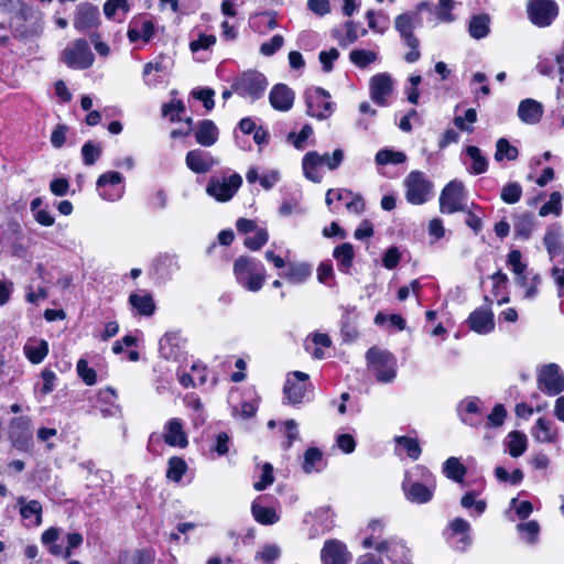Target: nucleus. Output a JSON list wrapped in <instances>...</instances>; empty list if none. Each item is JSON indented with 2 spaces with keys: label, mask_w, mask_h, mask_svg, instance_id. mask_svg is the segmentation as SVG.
Masks as SVG:
<instances>
[{
  "label": "nucleus",
  "mask_w": 564,
  "mask_h": 564,
  "mask_svg": "<svg viewBox=\"0 0 564 564\" xmlns=\"http://www.w3.org/2000/svg\"><path fill=\"white\" fill-rule=\"evenodd\" d=\"M435 487V477L427 468L421 465L406 471L402 481V490L406 500L417 505L431 501Z\"/></svg>",
  "instance_id": "1"
},
{
  "label": "nucleus",
  "mask_w": 564,
  "mask_h": 564,
  "mask_svg": "<svg viewBox=\"0 0 564 564\" xmlns=\"http://www.w3.org/2000/svg\"><path fill=\"white\" fill-rule=\"evenodd\" d=\"M234 274L237 282L250 292L260 291L265 281L263 264L249 257L241 256L235 260Z\"/></svg>",
  "instance_id": "2"
},
{
  "label": "nucleus",
  "mask_w": 564,
  "mask_h": 564,
  "mask_svg": "<svg viewBox=\"0 0 564 564\" xmlns=\"http://www.w3.org/2000/svg\"><path fill=\"white\" fill-rule=\"evenodd\" d=\"M422 19L417 17V13H401L394 19V28L399 33L404 44L410 48V52L405 54L404 59L408 63H414L421 57L419 50L420 41L414 35V29L421 25Z\"/></svg>",
  "instance_id": "3"
},
{
  "label": "nucleus",
  "mask_w": 564,
  "mask_h": 564,
  "mask_svg": "<svg viewBox=\"0 0 564 564\" xmlns=\"http://www.w3.org/2000/svg\"><path fill=\"white\" fill-rule=\"evenodd\" d=\"M366 358L379 382L389 383L395 379L397 359L391 352L372 347L367 351Z\"/></svg>",
  "instance_id": "4"
},
{
  "label": "nucleus",
  "mask_w": 564,
  "mask_h": 564,
  "mask_svg": "<svg viewBox=\"0 0 564 564\" xmlns=\"http://www.w3.org/2000/svg\"><path fill=\"white\" fill-rule=\"evenodd\" d=\"M405 199L412 205H422L429 200L433 183L421 171H412L404 178Z\"/></svg>",
  "instance_id": "5"
},
{
  "label": "nucleus",
  "mask_w": 564,
  "mask_h": 564,
  "mask_svg": "<svg viewBox=\"0 0 564 564\" xmlns=\"http://www.w3.org/2000/svg\"><path fill=\"white\" fill-rule=\"evenodd\" d=\"M467 204V193L465 186L459 181H451L441 192L440 212L442 214H454L465 212Z\"/></svg>",
  "instance_id": "6"
},
{
  "label": "nucleus",
  "mask_w": 564,
  "mask_h": 564,
  "mask_svg": "<svg viewBox=\"0 0 564 564\" xmlns=\"http://www.w3.org/2000/svg\"><path fill=\"white\" fill-rule=\"evenodd\" d=\"M306 113L318 120L328 119L334 112L330 95L321 87L308 88L304 93Z\"/></svg>",
  "instance_id": "7"
},
{
  "label": "nucleus",
  "mask_w": 564,
  "mask_h": 564,
  "mask_svg": "<svg viewBox=\"0 0 564 564\" xmlns=\"http://www.w3.org/2000/svg\"><path fill=\"white\" fill-rule=\"evenodd\" d=\"M242 185L238 173L229 176H212L206 186V193L220 203L230 200Z\"/></svg>",
  "instance_id": "8"
},
{
  "label": "nucleus",
  "mask_w": 564,
  "mask_h": 564,
  "mask_svg": "<svg viewBox=\"0 0 564 564\" xmlns=\"http://www.w3.org/2000/svg\"><path fill=\"white\" fill-rule=\"evenodd\" d=\"M267 86L268 80L263 74L250 70L236 78L231 88L234 93L253 101L263 95Z\"/></svg>",
  "instance_id": "9"
},
{
  "label": "nucleus",
  "mask_w": 564,
  "mask_h": 564,
  "mask_svg": "<svg viewBox=\"0 0 564 564\" xmlns=\"http://www.w3.org/2000/svg\"><path fill=\"white\" fill-rule=\"evenodd\" d=\"M62 55L66 65L75 69L90 67L95 58L88 42L84 39H78L69 43Z\"/></svg>",
  "instance_id": "10"
},
{
  "label": "nucleus",
  "mask_w": 564,
  "mask_h": 564,
  "mask_svg": "<svg viewBox=\"0 0 564 564\" xmlns=\"http://www.w3.org/2000/svg\"><path fill=\"white\" fill-rule=\"evenodd\" d=\"M527 13L531 23L539 28H546L558 15V7L554 0H529Z\"/></svg>",
  "instance_id": "11"
},
{
  "label": "nucleus",
  "mask_w": 564,
  "mask_h": 564,
  "mask_svg": "<svg viewBox=\"0 0 564 564\" xmlns=\"http://www.w3.org/2000/svg\"><path fill=\"white\" fill-rule=\"evenodd\" d=\"M375 550L387 555L392 564H413L411 551L401 539L390 538L376 543Z\"/></svg>",
  "instance_id": "12"
},
{
  "label": "nucleus",
  "mask_w": 564,
  "mask_h": 564,
  "mask_svg": "<svg viewBox=\"0 0 564 564\" xmlns=\"http://www.w3.org/2000/svg\"><path fill=\"white\" fill-rule=\"evenodd\" d=\"M539 389L550 395H556L564 390V376L556 364L544 366L538 377Z\"/></svg>",
  "instance_id": "13"
},
{
  "label": "nucleus",
  "mask_w": 564,
  "mask_h": 564,
  "mask_svg": "<svg viewBox=\"0 0 564 564\" xmlns=\"http://www.w3.org/2000/svg\"><path fill=\"white\" fill-rule=\"evenodd\" d=\"M308 378V375L302 371H294L288 377L283 392L290 404L295 405L303 402Z\"/></svg>",
  "instance_id": "14"
},
{
  "label": "nucleus",
  "mask_w": 564,
  "mask_h": 564,
  "mask_svg": "<svg viewBox=\"0 0 564 564\" xmlns=\"http://www.w3.org/2000/svg\"><path fill=\"white\" fill-rule=\"evenodd\" d=\"M322 564H348L351 555L339 540H327L321 551Z\"/></svg>",
  "instance_id": "15"
},
{
  "label": "nucleus",
  "mask_w": 564,
  "mask_h": 564,
  "mask_svg": "<svg viewBox=\"0 0 564 564\" xmlns=\"http://www.w3.org/2000/svg\"><path fill=\"white\" fill-rule=\"evenodd\" d=\"M468 327L477 334H489L495 329V316L489 305L473 311L467 318Z\"/></svg>",
  "instance_id": "16"
},
{
  "label": "nucleus",
  "mask_w": 564,
  "mask_h": 564,
  "mask_svg": "<svg viewBox=\"0 0 564 564\" xmlns=\"http://www.w3.org/2000/svg\"><path fill=\"white\" fill-rule=\"evenodd\" d=\"M162 438L172 447L185 448L188 445V437L184 430V423L178 417L169 420L163 427Z\"/></svg>",
  "instance_id": "17"
},
{
  "label": "nucleus",
  "mask_w": 564,
  "mask_h": 564,
  "mask_svg": "<svg viewBox=\"0 0 564 564\" xmlns=\"http://www.w3.org/2000/svg\"><path fill=\"white\" fill-rule=\"evenodd\" d=\"M393 79L388 73H380L370 78L369 88L371 99L380 105L387 104V97L393 90Z\"/></svg>",
  "instance_id": "18"
},
{
  "label": "nucleus",
  "mask_w": 564,
  "mask_h": 564,
  "mask_svg": "<svg viewBox=\"0 0 564 564\" xmlns=\"http://www.w3.org/2000/svg\"><path fill=\"white\" fill-rule=\"evenodd\" d=\"M185 163L192 172L206 174L218 164V160L207 151L195 149L187 152Z\"/></svg>",
  "instance_id": "19"
},
{
  "label": "nucleus",
  "mask_w": 564,
  "mask_h": 564,
  "mask_svg": "<svg viewBox=\"0 0 564 564\" xmlns=\"http://www.w3.org/2000/svg\"><path fill=\"white\" fill-rule=\"evenodd\" d=\"M99 23V10L96 6L85 2L77 6L74 28L80 32L93 29Z\"/></svg>",
  "instance_id": "20"
},
{
  "label": "nucleus",
  "mask_w": 564,
  "mask_h": 564,
  "mask_svg": "<svg viewBox=\"0 0 564 564\" xmlns=\"http://www.w3.org/2000/svg\"><path fill=\"white\" fill-rule=\"evenodd\" d=\"M272 108L279 111H288L294 104V91L285 84H276L269 94Z\"/></svg>",
  "instance_id": "21"
},
{
  "label": "nucleus",
  "mask_w": 564,
  "mask_h": 564,
  "mask_svg": "<svg viewBox=\"0 0 564 564\" xmlns=\"http://www.w3.org/2000/svg\"><path fill=\"white\" fill-rule=\"evenodd\" d=\"M457 411L463 423L467 425L475 426L481 421V409L478 398L470 397L460 401Z\"/></svg>",
  "instance_id": "22"
},
{
  "label": "nucleus",
  "mask_w": 564,
  "mask_h": 564,
  "mask_svg": "<svg viewBox=\"0 0 564 564\" xmlns=\"http://www.w3.org/2000/svg\"><path fill=\"white\" fill-rule=\"evenodd\" d=\"M127 35L130 42H137L140 39L149 42L154 35V24L151 20L134 18L129 24Z\"/></svg>",
  "instance_id": "23"
},
{
  "label": "nucleus",
  "mask_w": 564,
  "mask_h": 564,
  "mask_svg": "<svg viewBox=\"0 0 564 564\" xmlns=\"http://www.w3.org/2000/svg\"><path fill=\"white\" fill-rule=\"evenodd\" d=\"M219 131L214 121L204 119L198 122L194 131L196 142L202 147H212L218 140Z\"/></svg>",
  "instance_id": "24"
},
{
  "label": "nucleus",
  "mask_w": 564,
  "mask_h": 564,
  "mask_svg": "<svg viewBox=\"0 0 564 564\" xmlns=\"http://www.w3.org/2000/svg\"><path fill=\"white\" fill-rule=\"evenodd\" d=\"M543 116L542 105L534 99H524L519 104L518 117L528 124H535L540 122Z\"/></svg>",
  "instance_id": "25"
},
{
  "label": "nucleus",
  "mask_w": 564,
  "mask_h": 564,
  "mask_svg": "<svg viewBox=\"0 0 564 564\" xmlns=\"http://www.w3.org/2000/svg\"><path fill=\"white\" fill-rule=\"evenodd\" d=\"M1 6H3V12L9 14V23L12 28L18 29L23 26L24 21H26L32 13L31 8L21 0L12 1L10 7L3 2Z\"/></svg>",
  "instance_id": "26"
},
{
  "label": "nucleus",
  "mask_w": 564,
  "mask_h": 564,
  "mask_svg": "<svg viewBox=\"0 0 564 564\" xmlns=\"http://www.w3.org/2000/svg\"><path fill=\"white\" fill-rule=\"evenodd\" d=\"M128 302L139 315L147 317L152 316L156 308L153 296L148 292L132 293L129 295Z\"/></svg>",
  "instance_id": "27"
},
{
  "label": "nucleus",
  "mask_w": 564,
  "mask_h": 564,
  "mask_svg": "<svg viewBox=\"0 0 564 564\" xmlns=\"http://www.w3.org/2000/svg\"><path fill=\"white\" fill-rule=\"evenodd\" d=\"M532 436L540 443H553L557 438V430L551 421L539 417L532 427Z\"/></svg>",
  "instance_id": "28"
},
{
  "label": "nucleus",
  "mask_w": 564,
  "mask_h": 564,
  "mask_svg": "<svg viewBox=\"0 0 564 564\" xmlns=\"http://www.w3.org/2000/svg\"><path fill=\"white\" fill-rule=\"evenodd\" d=\"M24 354L33 365L41 364L48 354V343L45 339L29 341L24 345Z\"/></svg>",
  "instance_id": "29"
},
{
  "label": "nucleus",
  "mask_w": 564,
  "mask_h": 564,
  "mask_svg": "<svg viewBox=\"0 0 564 564\" xmlns=\"http://www.w3.org/2000/svg\"><path fill=\"white\" fill-rule=\"evenodd\" d=\"M333 257L337 261L339 270L347 272L351 268L355 257L352 245L349 242H344L335 247L333 251Z\"/></svg>",
  "instance_id": "30"
},
{
  "label": "nucleus",
  "mask_w": 564,
  "mask_h": 564,
  "mask_svg": "<svg viewBox=\"0 0 564 564\" xmlns=\"http://www.w3.org/2000/svg\"><path fill=\"white\" fill-rule=\"evenodd\" d=\"M318 166H321L319 154L316 151L307 152L302 161L305 177L314 183H319L322 176L317 172Z\"/></svg>",
  "instance_id": "31"
},
{
  "label": "nucleus",
  "mask_w": 564,
  "mask_h": 564,
  "mask_svg": "<svg viewBox=\"0 0 564 564\" xmlns=\"http://www.w3.org/2000/svg\"><path fill=\"white\" fill-rule=\"evenodd\" d=\"M251 513L257 522L263 525H271L280 520V516L275 509L264 507L253 501L251 505Z\"/></svg>",
  "instance_id": "32"
},
{
  "label": "nucleus",
  "mask_w": 564,
  "mask_h": 564,
  "mask_svg": "<svg viewBox=\"0 0 564 564\" xmlns=\"http://www.w3.org/2000/svg\"><path fill=\"white\" fill-rule=\"evenodd\" d=\"M543 241L551 259L562 253L563 243L561 241L560 227H550L545 232Z\"/></svg>",
  "instance_id": "33"
},
{
  "label": "nucleus",
  "mask_w": 564,
  "mask_h": 564,
  "mask_svg": "<svg viewBox=\"0 0 564 564\" xmlns=\"http://www.w3.org/2000/svg\"><path fill=\"white\" fill-rule=\"evenodd\" d=\"M490 17L486 13L474 15L469 22L468 31L476 40L484 39L489 33Z\"/></svg>",
  "instance_id": "34"
},
{
  "label": "nucleus",
  "mask_w": 564,
  "mask_h": 564,
  "mask_svg": "<svg viewBox=\"0 0 564 564\" xmlns=\"http://www.w3.org/2000/svg\"><path fill=\"white\" fill-rule=\"evenodd\" d=\"M534 226V218L531 214H522L516 217L513 230L516 238L528 240L531 237Z\"/></svg>",
  "instance_id": "35"
},
{
  "label": "nucleus",
  "mask_w": 564,
  "mask_h": 564,
  "mask_svg": "<svg viewBox=\"0 0 564 564\" xmlns=\"http://www.w3.org/2000/svg\"><path fill=\"white\" fill-rule=\"evenodd\" d=\"M527 445H528V440H527L525 434H523L519 431H512L508 434L507 448H508V453L510 454V456H512V457L521 456L525 452Z\"/></svg>",
  "instance_id": "36"
},
{
  "label": "nucleus",
  "mask_w": 564,
  "mask_h": 564,
  "mask_svg": "<svg viewBox=\"0 0 564 564\" xmlns=\"http://www.w3.org/2000/svg\"><path fill=\"white\" fill-rule=\"evenodd\" d=\"M466 467L456 457H449L443 465V474L456 482H463Z\"/></svg>",
  "instance_id": "37"
},
{
  "label": "nucleus",
  "mask_w": 564,
  "mask_h": 564,
  "mask_svg": "<svg viewBox=\"0 0 564 564\" xmlns=\"http://www.w3.org/2000/svg\"><path fill=\"white\" fill-rule=\"evenodd\" d=\"M20 505V514L23 519H30L32 516L35 517L34 524L40 525L42 522V506L37 500H30L25 502L23 497L18 499Z\"/></svg>",
  "instance_id": "38"
},
{
  "label": "nucleus",
  "mask_w": 564,
  "mask_h": 564,
  "mask_svg": "<svg viewBox=\"0 0 564 564\" xmlns=\"http://www.w3.org/2000/svg\"><path fill=\"white\" fill-rule=\"evenodd\" d=\"M311 275V268L307 264H291L284 273V278L295 284L303 283Z\"/></svg>",
  "instance_id": "39"
},
{
  "label": "nucleus",
  "mask_w": 564,
  "mask_h": 564,
  "mask_svg": "<svg viewBox=\"0 0 564 564\" xmlns=\"http://www.w3.org/2000/svg\"><path fill=\"white\" fill-rule=\"evenodd\" d=\"M323 460L322 452L316 447H310L304 453V460L302 468L304 473L311 474L319 470V465Z\"/></svg>",
  "instance_id": "40"
},
{
  "label": "nucleus",
  "mask_w": 564,
  "mask_h": 564,
  "mask_svg": "<svg viewBox=\"0 0 564 564\" xmlns=\"http://www.w3.org/2000/svg\"><path fill=\"white\" fill-rule=\"evenodd\" d=\"M187 470L186 462L178 456H173L167 462L166 477L175 482H178Z\"/></svg>",
  "instance_id": "41"
},
{
  "label": "nucleus",
  "mask_w": 564,
  "mask_h": 564,
  "mask_svg": "<svg viewBox=\"0 0 564 564\" xmlns=\"http://www.w3.org/2000/svg\"><path fill=\"white\" fill-rule=\"evenodd\" d=\"M181 268L178 259L173 254H165L158 260L156 272L163 276L170 278Z\"/></svg>",
  "instance_id": "42"
},
{
  "label": "nucleus",
  "mask_w": 564,
  "mask_h": 564,
  "mask_svg": "<svg viewBox=\"0 0 564 564\" xmlns=\"http://www.w3.org/2000/svg\"><path fill=\"white\" fill-rule=\"evenodd\" d=\"M518 149L513 147L507 139L500 138L496 144L495 160L500 162L502 160L513 161L518 158Z\"/></svg>",
  "instance_id": "43"
},
{
  "label": "nucleus",
  "mask_w": 564,
  "mask_h": 564,
  "mask_svg": "<svg viewBox=\"0 0 564 564\" xmlns=\"http://www.w3.org/2000/svg\"><path fill=\"white\" fill-rule=\"evenodd\" d=\"M468 156L473 160V165L470 167V173L478 175L482 174L487 171L488 162L487 159L481 154L479 148L475 145H469L466 149Z\"/></svg>",
  "instance_id": "44"
},
{
  "label": "nucleus",
  "mask_w": 564,
  "mask_h": 564,
  "mask_svg": "<svg viewBox=\"0 0 564 564\" xmlns=\"http://www.w3.org/2000/svg\"><path fill=\"white\" fill-rule=\"evenodd\" d=\"M59 534L61 530L53 527L42 533L41 541L52 555H59L62 552V545L56 543Z\"/></svg>",
  "instance_id": "45"
},
{
  "label": "nucleus",
  "mask_w": 564,
  "mask_h": 564,
  "mask_svg": "<svg viewBox=\"0 0 564 564\" xmlns=\"http://www.w3.org/2000/svg\"><path fill=\"white\" fill-rule=\"evenodd\" d=\"M102 154L100 143L87 141L82 147V156L85 165H94Z\"/></svg>",
  "instance_id": "46"
},
{
  "label": "nucleus",
  "mask_w": 564,
  "mask_h": 564,
  "mask_svg": "<svg viewBox=\"0 0 564 564\" xmlns=\"http://www.w3.org/2000/svg\"><path fill=\"white\" fill-rule=\"evenodd\" d=\"M406 155L401 151H392L389 149H383L378 151L376 154V162L379 165L387 164H401L405 162Z\"/></svg>",
  "instance_id": "47"
},
{
  "label": "nucleus",
  "mask_w": 564,
  "mask_h": 564,
  "mask_svg": "<svg viewBox=\"0 0 564 564\" xmlns=\"http://www.w3.org/2000/svg\"><path fill=\"white\" fill-rule=\"evenodd\" d=\"M384 529V523L381 520H371L367 525L366 533L368 536L362 541L364 549L375 547V539L379 538Z\"/></svg>",
  "instance_id": "48"
},
{
  "label": "nucleus",
  "mask_w": 564,
  "mask_h": 564,
  "mask_svg": "<svg viewBox=\"0 0 564 564\" xmlns=\"http://www.w3.org/2000/svg\"><path fill=\"white\" fill-rule=\"evenodd\" d=\"M394 442L397 443V445L405 449L410 458L415 460L420 457L422 449L416 438L408 436H397L394 438Z\"/></svg>",
  "instance_id": "49"
},
{
  "label": "nucleus",
  "mask_w": 564,
  "mask_h": 564,
  "mask_svg": "<svg viewBox=\"0 0 564 564\" xmlns=\"http://www.w3.org/2000/svg\"><path fill=\"white\" fill-rule=\"evenodd\" d=\"M349 59L356 66L365 68L377 59V53L367 50H354L349 54Z\"/></svg>",
  "instance_id": "50"
},
{
  "label": "nucleus",
  "mask_w": 564,
  "mask_h": 564,
  "mask_svg": "<svg viewBox=\"0 0 564 564\" xmlns=\"http://www.w3.org/2000/svg\"><path fill=\"white\" fill-rule=\"evenodd\" d=\"M562 212V195L558 192H553L550 199L543 204L539 210L541 217H545L550 214L558 216Z\"/></svg>",
  "instance_id": "51"
},
{
  "label": "nucleus",
  "mask_w": 564,
  "mask_h": 564,
  "mask_svg": "<svg viewBox=\"0 0 564 564\" xmlns=\"http://www.w3.org/2000/svg\"><path fill=\"white\" fill-rule=\"evenodd\" d=\"M522 196V187L517 182H510L501 188L500 197L506 204H516Z\"/></svg>",
  "instance_id": "52"
},
{
  "label": "nucleus",
  "mask_w": 564,
  "mask_h": 564,
  "mask_svg": "<svg viewBox=\"0 0 564 564\" xmlns=\"http://www.w3.org/2000/svg\"><path fill=\"white\" fill-rule=\"evenodd\" d=\"M274 481L273 466L270 463H264L261 466L260 479L253 484L257 491H262Z\"/></svg>",
  "instance_id": "53"
},
{
  "label": "nucleus",
  "mask_w": 564,
  "mask_h": 564,
  "mask_svg": "<svg viewBox=\"0 0 564 564\" xmlns=\"http://www.w3.org/2000/svg\"><path fill=\"white\" fill-rule=\"evenodd\" d=\"M454 0H440L438 7L435 9L437 21L440 22H453L455 17L452 14L454 9Z\"/></svg>",
  "instance_id": "54"
},
{
  "label": "nucleus",
  "mask_w": 564,
  "mask_h": 564,
  "mask_svg": "<svg viewBox=\"0 0 564 564\" xmlns=\"http://www.w3.org/2000/svg\"><path fill=\"white\" fill-rule=\"evenodd\" d=\"M79 378L87 384L93 386L97 382V373L95 369L88 366L85 359H79L76 366Z\"/></svg>",
  "instance_id": "55"
},
{
  "label": "nucleus",
  "mask_w": 564,
  "mask_h": 564,
  "mask_svg": "<svg viewBox=\"0 0 564 564\" xmlns=\"http://www.w3.org/2000/svg\"><path fill=\"white\" fill-rule=\"evenodd\" d=\"M517 529L520 533L525 535L524 539L530 543L535 542L540 533V524L535 520L519 523Z\"/></svg>",
  "instance_id": "56"
},
{
  "label": "nucleus",
  "mask_w": 564,
  "mask_h": 564,
  "mask_svg": "<svg viewBox=\"0 0 564 564\" xmlns=\"http://www.w3.org/2000/svg\"><path fill=\"white\" fill-rule=\"evenodd\" d=\"M321 165H326L330 171L336 170L344 160V151L341 149H336L329 155L328 153L319 154Z\"/></svg>",
  "instance_id": "57"
},
{
  "label": "nucleus",
  "mask_w": 564,
  "mask_h": 564,
  "mask_svg": "<svg viewBox=\"0 0 564 564\" xmlns=\"http://www.w3.org/2000/svg\"><path fill=\"white\" fill-rule=\"evenodd\" d=\"M474 209H480V207L476 204H471V208L466 207L464 212L466 214L465 224L477 235L482 228V219Z\"/></svg>",
  "instance_id": "58"
},
{
  "label": "nucleus",
  "mask_w": 564,
  "mask_h": 564,
  "mask_svg": "<svg viewBox=\"0 0 564 564\" xmlns=\"http://www.w3.org/2000/svg\"><path fill=\"white\" fill-rule=\"evenodd\" d=\"M268 241V232L265 229L260 228L256 230L253 237H247L245 239V246L250 250H259Z\"/></svg>",
  "instance_id": "59"
},
{
  "label": "nucleus",
  "mask_w": 564,
  "mask_h": 564,
  "mask_svg": "<svg viewBox=\"0 0 564 564\" xmlns=\"http://www.w3.org/2000/svg\"><path fill=\"white\" fill-rule=\"evenodd\" d=\"M283 43V36L280 34H275L269 41L261 44L260 53L264 56H271L282 47Z\"/></svg>",
  "instance_id": "60"
},
{
  "label": "nucleus",
  "mask_w": 564,
  "mask_h": 564,
  "mask_svg": "<svg viewBox=\"0 0 564 564\" xmlns=\"http://www.w3.org/2000/svg\"><path fill=\"white\" fill-rule=\"evenodd\" d=\"M281 550L275 544H265L257 553L256 558L261 560L265 563H271L280 557Z\"/></svg>",
  "instance_id": "61"
},
{
  "label": "nucleus",
  "mask_w": 564,
  "mask_h": 564,
  "mask_svg": "<svg viewBox=\"0 0 564 564\" xmlns=\"http://www.w3.org/2000/svg\"><path fill=\"white\" fill-rule=\"evenodd\" d=\"M67 545L65 547L62 546L61 556L64 558H69L73 554V550L77 549L83 543V535L77 532L67 533L66 534Z\"/></svg>",
  "instance_id": "62"
},
{
  "label": "nucleus",
  "mask_w": 564,
  "mask_h": 564,
  "mask_svg": "<svg viewBox=\"0 0 564 564\" xmlns=\"http://www.w3.org/2000/svg\"><path fill=\"white\" fill-rule=\"evenodd\" d=\"M41 378L43 380L42 387L39 389V392L42 395L50 394L55 389L56 375L51 369H43L41 372Z\"/></svg>",
  "instance_id": "63"
},
{
  "label": "nucleus",
  "mask_w": 564,
  "mask_h": 564,
  "mask_svg": "<svg viewBox=\"0 0 564 564\" xmlns=\"http://www.w3.org/2000/svg\"><path fill=\"white\" fill-rule=\"evenodd\" d=\"M448 530L449 539H455L457 535L469 533L470 524L463 518H456L449 523Z\"/></svg>",
  "instance_id": "64"
}]
</instances>
